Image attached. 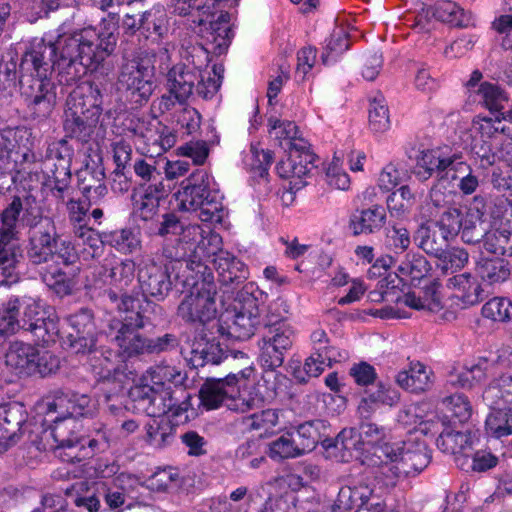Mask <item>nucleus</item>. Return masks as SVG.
Wrapping results in <instances>:
<instances>
[{
  "label": "nucleus",
  "mask_w": 512,
  "mask_h": 512,
  "mask_svg": "<svg viewBox=\"0 0 512 512\" xmlns=\"http://www.w3.org/2000/svg\"><path fill=\"white\" fill-rule=\"evenodd\" d=\"M465 163L462 160L460 153L447 154L440 149L428 150L422 152V157L419 161V166L424 171H418L417 174L424 180L435 175L437 179H455L456 171L464 167Z\"/></svg>",
  "instance_id": "2eb2a0df"
},
{
  "label": "nucleus",
  "mask_w": 512,
  "mask_h": 512,
  "mask_svg": "<svg viewBox=\"0 0 512 512\" xmlns=\"http://www.w3.org/2000/svg\"><path fill=\"white\" fill-rule=\"evenodd\" d=\"M208 248L207 238H204L194 249L193 257H189L187 253L186 244H184L180 239L175 241L173 245H166L163 247V256L166 259H169L171 262H175L179 265L181 269L183 266L185 270L183 271V276L191 273L190 270L187 269L186 264L188 261H201L206 264V262L201 258V256L205 257L206 251Z\"/></svg>",
  "instance_id": "79ce46f5"
},
{
  "label": "nucleus",
  "mask_w": 512,
  "mask_h": 512,
  "mask_svg": "<svg viewBox=\"0 0 512 512\" xmlns=\"http://www.w3.org/2000/svg\"><path fill=\"white\" fill-rule=\"evenodd\" d=\"M418 238H420L418 247L436 258L445 251L448 242L452 239L448 237V235H443L440 231H431L429 227L426 226H421L418 229L415 240L417 241Z\"/></svg>",
  "instance_id": "09e8293b"
},
{
  "label": "nucleus",
  "mask_w": 512,
  "mask_h": 512,
  "mask_svg": "<svg viewBox=\"0 0 512 512\" xmlns=\"http://www.w3.org/2000/svg\"><path fill=\"white\" fill-rule=\"evenodd\" d=\"M218 191L212 190L206 194L203 204L197 207L199 218L203 222L220 223L224 216L223 205Z\"/></svg>",
  "instance_id": "0e129e2a"
},
{
  "label": "nucleus",
  "mask_w": 512,
  "mask_h": 512,
  "mask_svg": "<svg viewBox=\"0 0 512 512\" xmlns=\"http://www.w3.org/2000/svg\"><path fill=\"white\" fill-rule=\"evenodd\" d=\"M169 386H158L143 382L130 389L129 395L134 402V408L151 418L166 414V397Z\"/></svg>",
  "instance_id": "dca6fc26"
},
{
  "label": "nucleus",
  "mask_w": 512,
  "mask_h": 512,
  "mask_svg": "<svg viewBox=\"0 0 512 512\" xmlns=\"http://www.w3.org/2000/svg\"><path fill=\"white\" fill-rule=\"evenodd\" d=\"M155 417L145 424L146 442L156 448L171 445L176 437L177 425L169 419Z\"/></svg>",
  "instance_id": "58836bf2"
},
{
  "label": "nucleus",
  "mask_w": 512,
  "mask_h": 512,
  "mask_svg": "<svg viewBox=\"0 0 512 512\" xmlns=\"http://www.w3.org/2000/svg\"><path fill=\"white\" fill-rule=\"evenodd\" d=\"M98 119L67 106L64 112V130L69 137L87 141L94 132Z\"/></svg>",
  "instance_id": "7c9ffc66"
},
{
  "label": "nucleus",
  "mask_w": 512,
  "mask_h": 512,
  "mask_svg": "<svg viewBox=\"0 0 512 512\" xmlns=\"http://www.w3.org/2000/svg\"><path fill=\"white\" fill-rule=\"evenodd\" d=\"M59 234L51 218L41 219L35 224L29 236L27 258L33 265L53 261Z\"/></svg>",
  "instance_id": "4468645a"
},
{
  "label": "nucleus",
  "mask_w": 512,
  "mask_h": 512,
  "mask_svg": "<svg viewBox=\"0 0 512 512\" xmlns=\"http://www.w3.org/2000/svg\"><path fill=\"white\" fill-rule=\"evenodd\" d=\"M503 136H511V131L502 123L499 116L495 118L478 116L473 120L472 138L481 139L490 145L499 147Z\"/></svg>",
  "instance_id": "c756f323"
},
{
  "label": "nucleus",
  "mask_w": 512,
  "mask_h": 512,
  "mask_svg": "<svg viewBox=\"0 0 512 512\" xmlns=\"http://www.w3.org/2000/svg\"><path fill=\"white\" fill-rule=\"evenodd\" d=\"M223 72L222 66L214 65L213 76L209 72L205 75L190 69L189 65L178 63L167 72V89L181 105L187 102L194 91L199 97L209 100L218 92Z\"/></svg>",
  "instance_id": "0eeeda50"
},
{
  "label": "nucleus",
  "mask_w": 512,
  "mask_h": 512,
  "mask_svg": "<svg viewBox=\"0 0 512 512\" xmlns=\"http://www.w3.org/2000/svg\"><path fill=\"white\" fill-rule=\"evenodd\" d=\"M465 215L466 213L464 214V211L459 207H448L443 211L435 225L443 235H448L453 239L463 228Z\"/></svg>",
  "instance_id": "052dcab7"
},
{
  "label": "nucleus",
  "mask_w": 512,
  "mask_h": 512,
  "mask_svg": "<svg viewBox=\"0 0 512 512\" xmlns=\"http://www.w3.org/2000/svg\"><path fill=\"white\" fill-rule=\"evenodd\" d=\"M117 83L126 98L136 106L146 104L155 89L154 67L142 54L123 58Z\"/></svg>",
  "instance_id": "6e6552de"
},
{
  "label": "nucleus",
  "mask_w": 512,
  "mask_h": 512,
  "mask_svg": "<svg viewBox=\"0 0 512 512\" xmlns=\"http://www.w3.org/2000/svg\"><path fill=\"white\" fill-rule=\"evenodd\" d=\"M443 410L450 413L447 423L454 422L465 423L472 415V407L468 398L463 393H454L442 399Z\"/></svg>",
  "instance_id": "3c124183"
},
{
  "label": "nucleus",
  "mask_w": 512,
  "mask_h": 512,
  "mask_svg": "<svg viewBox=\"0 0 512 512\" xmlns=\"http://www.w3.org/2000/svg\"><path fill=\"white\" fill-rule=\"evenodd\" d=\"M448 416L437 417V420L429 419L420 423V430L424 434L437 433L442 430L436 439L439 450L448 454H463L466 447L470 446V438L463 432L455 431L447 427Z\"/></svg>",
  "instance_id": "6ab92c4d"
},
{
  "label": "nucleus",
  "mask_w": 512,
  "mask_h": 512,
  "mask_svg": "<svg viewBox=\"0 0 512 512\" xmlns=\"http://www.w3.org/2000/svg\"><path fill=\"white\" fill-rule=\"evenodd\" d=\"M273 460H283L301 456L293 433L287 432L267 445V453Z\"/></svg>",
  "instance_id": "bf43d9fd"
},
{
  "label": "nucleus",
  "mask_w": 512,
  "mask_h": 512,
  "mask_svg": "<svg viewBox=\"0 0 512 512\" xmlns=\"http://www.w3.org/2000/svg\"><path fill=\"white\" fill-rule=\"evenodd\" d=\"M53 425L43 432V439L46 441L51 438L53 443L51 448L59 451V457L64 461L65 453H71L78 447L80 436L77 435L76 420L68 417H56L52 419Z\"/></svg>",
  "instance_id": "4be33fe9"
},
{
  "label": "nucleus",
  "mask_w": 512,
  "mask_h": 512,
  "mask_svg": "<svg viewBox=\"0 0 512 512\" xmlns=\"http://www.w3.org/2000/svg\"><path fill=\"white\" fill-rule=\"evenodd\" d=\"M244 424L250 431H262L263 433H274L275 428L280 424V410L266 409L244 418Z\"/></svg>",
  "instance_id": "6e6d98bb"
},
{
  "label": "nucleus",
  "mask_w": 512,
  "mask_h": 512,
  "mask_svg": "<svg viewBox=\"0 0 512 512\" xmlns=\"http://www.w3.org/2000/svg\"><path fill=\"white\" fill-rule=\"evenodd\" d=\"M386 209L381 205L357 210L350 218V228L354 235L373 234L386 224Z\"/></svg>",
  "instance_id": "cd10ccee"
},
{
  "label": "nucleus",
  "mask_w": 512,
  "mask_h": 512,
  "mask_svg": "<svg viewBox=\"0 0 512 512\" xmlns=\"http://www.w3.org/2000/svg\"><path fill=\"white\" fill-rule=\"evenodd\" d=\"M27 411L23 404L11 402L0 406V447L16 443L27 429Z\"/></svg>",
  "instance_id": "a211bd4d"
},
{
  "label": "nucleus",
  "mask_w": 512,
  "mask_h": 512,
  "mask_svg": "<svg viewBox=\"0 0 512 512\" xmlns=\"http://www.w3.org/2000/svg\"><path fill=\"white\" fill-rule=\"evenodd\" d=\"M22 329L31 333L37 345L48 346L55 343L60 332L57 316L49 314L44 318H37Z\"/></svg>",
  "instance_id": "ea45409f"
},
{
  "label": "nucleus",
  "mask_w": 512,
  "mask_h": 512,
  "mask_svg": "<svg viewBox=\"0 0 512 512\" xmlns=\"http://www.w3.org/2000/svg\"><path fill=\"white\" fill-rule=\"evenodd\" d=\"M77 186L84 199L90 205H97L108 193L105 185V172L102 165H89L81 168L76 173Z\"/></svg>",
  "instance_id": "b1692460"
},
{
  "label": "nucleus",
  "mask_w": 512,
  "mask_h": 512,
  "mask_svg": "<svg viewBox=\"0 0 512 512\" xmlns=\"http://www.w3.org/2000/svg\"><path fill=\"white\" fill-rule=\"evenodd\" d=\"M433 372L420 362H411L408 370L400 371L396 383L412 393H422L433 385Z\"/></svg>",
  "instance_id": "c85d7f7f"
},
{
  "label": "nucleus",
  "mask_w": 512,
  "mask_h": 512,
  "mask_svg": "<svg viewBox=\"0 0 512 512\" xmlns=\"http://www.w3.org/2000/svg\"><path fill=\"white\" fill-rule=\"evenodd\" d=\"M384 457H395L407 477L423 471L431 461V451L422 441L385 443L380 447Z\"/></svg>",
  "instance_id": "ddd939ff"
},
{
  "label": "nucleus",
  "mask_w": 512,
  "mask_h": 512,
  "mask_svg": "<svg viewBox=\"0 0 512 512\" xmlns=\"http://www.w3.org/2000/svg\"><path fill=\"white\" fill-rule=\"evenodd\" d=\"M21 299L10 298L0 307V336L7 337L15 334L22 326L18 319Z\"/></svg>",
  "instance_id": "603ef678"
},
{
  "label": "nucleus",
  "mask_w": 512,
  "mask_h": 512,
  "mask_svg": "<svg viewBox=\"0 0 512 512\" xmlns=\"http://www.w3.org/2000/svg\"><path fill=\"white\" fill-rule=\"evenodd\" d=\"M137 278L141 297L125 293L120 295L114 289L105 291V296L115 304V308L124 313L123 319L109 320L106 334L126 356L160 354L176 349L180 341L173 333L149 338L139 332L153 323L156 310L160 309L148 298L163 301L172 290L173 282L168 268L151 261L139 269Z\"/></svg>",
  "instance_id": "f257e3e1"
},
{
  "label": "nucleus",
  "mask_w": 512,
  "mask_h": 512,
  "mask_svg": "<svg viewBox=\"0 0 512 512\" xmlns=\"http://www.w3.org/2000/svg\"><path fill=\"white\" fill-rule=\"evenodd\" d=\"M231 360H239V368L223 378H207L202 384L199 395L203 406L209 410L226 406L227 409L245 413L251 410L254 399H245L239 395L238 383L240 380H249L254 373V364L251 358L242 351H231Z\"/></svg>",
  "instance_id": "39448f33"
},
{
  "label": "nucleus",
  "mask_w": 512,
  "mask_h": 512,
  "mask_svg": "<svg viewBox=\"0 0 512 512\" xmlns=\"http://www.w3.org/2000/svg\"><path fill=\"white\" fill-rule=\"evenodd\" d=\"M474 94L478 96L479 103L492 113L501 112L509 100L508 94L504 89L498 84L488 81L481 83L474 90Z\"/></svg>",
  "instance_id": "a18cd8bd"
},
{
  "label": "nucleus",
  "mask_w": 512,
  "mask_h": 512,
  "mask_svg": "<svg viewBox=\"0 0 512 512\" xmlns=\"http://www.w3.org/2000/svg\"><path fill=\"white\" fill-rule=\"evenodd\" d=\"M485 399L498 398L506 405H512V375L502 374L494 378L484 391Z\"/></svg>",
  "instance_id": "774afa93"
},
{
  "label": "nucleus",
  "mask_w": 512,
  "mask_h": 512,
  "mask_svg": "<svg viewBox=\"0 0 512 512\" xmlns=\"http://www.w3.org/2000/svg\"><path fill=\"white\" fill-rule=\"evenodd\" d=\"M90 398L87 395L62 394L47 403L48 413L59 412L62 416L76 418L89 413Z\"/></svg>",
  "instance_id": "2f4dec72"
},
{
  "label": "nucleus",
  "mask_w": 512,
  "mask_h": 512,
  "mask_svg": "<svg viewBox=\"0 0 512 512\" xmlns=\"http://www.w3.org/2000/svg\"><path fill=\"white\" fill-rule=\"evenodd\" d=\"M439 287L440 283L434 280L421 290L419 295L415 292L406 293L403 295V304L415 310L438 312L443 308Z\"/></svg>",
  "instance_id": "c9c22d12"
},
{
  "label": "nucleus",
  "mask_w": 512,
  "mask_h": 512,
  "mask_svg": "<svg viewBox=\"0 0 512 512\" xmlns=\"http://www.w3.org/2000/svg\"><path fill=\"white\" fill-rule=\"evenodd\" d=\"M109 320L103 329L95 335L94 333L89 334H69L70 347L75 353H91L97 350L98 346L102 347L104 340L113 344L117 348V353L122 359L135 358L136 356H126L123 354L122 349L113 341L105 332L108 328Z\"/></svg>",
  "instance_id": "f704fd0d"
},
{
  "label": "nucleus",
  "mask_w": 512,
  "mask_h": 512,
  "mask_svg": "<svg viewBox=\"0 0 512 512\" xmlns=\"http://www.w3.org/2000/svg\"><path fill=\"white\" fill-rule=\"evenodd\" d=\"M186 267L191 273L185 275L184 282L191 288L180 301L177 315L185 323L205 326L217 315L214 276L208 265L201 261H188Z\"/></svg>",
  "instance_id": "20e7f679"
},
{
  "label": "nucleus",
  "mask_w": 512,
  "mask_h": 512,
  "mask_svg": "<svg viewBox=\"0 0 512 512\" xmlns=\"http://www.w3.org/2000/svg\"><path fill=\"white\" fill-rule=\"evenodd\" d=\"M109 242L116 250L123 254L134 253L141 247L138 234L129 228L111 232Z\"/></svg>",
  "instance_id": "69168bd1"
},
{
  "label": "nucleus",
  "mask_w": 512,
  "mask_h": 512,
  "mask_svg": "<svg viewBox=\"0 0 512 512\" xmlns=\"http://www.w3.org/2000/svg\"><path fill=\"white\" fill-rule=\"evenodd\" d=\"M235 313L227 324L228 334L238 340L251 338L259 326L263 327L265 309L260 311L257 299L249 292L239 294Z\"/></svg>",
  "instance_id": "f8f14e48"
},
{
  "label": "nucleus",
  "mask_w": 512,
  "mask_h": 512,
  "mask_svg": "<svg viewBox=\"0 0 512 512\" xmlns=\"http://www.w3.org/2000/svg\"><path fill=\"white\" fill-rule=\"evenodd\" d=\"M376 501H380V499L374 489L368 482L361 479L352 481L339 489L332 509L334 512H347Z\"/></svg>",
  "instance_id": "aec40b11"
},
{
  "label": "nucleus",
  "mask_w": 512,
  "mask_h": 512,
  "mask_svg": "<svg viewBox=\"0 0 512 512\" xmlns=\"http://www.w3.org/2000/svg\"><path fill=\"white\" fill-rule=\"evenodd\" d=\"M485 426L487 432L496 438L512 434V411L506 408L493 409Z\"/></svg>",
  "instance_id": "4d7b16f0"
},
{
  "label": "nucleus",
  "mask_w": 512,
  "mask_h": 512,
  "mask_svg": "<svg viewBox=\"0 0 512 512\" xmlns=\"http://www.w3.org/2000/svg\"><path fill=\"white\" fill-rule=\"evenodd\" d=\"M276 170L281 178H290L291 189L299 190L307 182L306 178L312 173V166H306L301 159L289 155L286 160H281L276 165Z\"/></svg>",
  "instance_id": "37998d69"
},
{
  "label": "nucleus",
  "mask_w": 512,
  "mask_h": 512,
  "mask_svg": "<svg viewBox=\"0 0 512 512\" xmlns=\"http://www.w3.org/2000/svg\"><path fill=\"white\" fill-rule=\"evenodd\" d=\"M23 210L22 200L14 196L0 213V285L11 286L20 279L22 249L16 241V224Z\"/></svg>",
  "instance_id": "423d86ee"
},
{
  "label": "nucleus",
  "mask_w": 512,
  "mask_h": 512,
  "mask_svg": "<svg viewBox=\"0 0 512 512\" xmlns=\"http://www.w3.org/2000/svg\"><path fill=\"white\" fill-rule=\"evenodd\" d=\"M170 193V187L164 183L148 185L143 192L132 195L133 214L144 222H155L159 217L160 202Z\"/></svg>",
  "instance_id": "412c9836"
},
{
  "label": "nucleus",
  "mask_w": 512,
  "mask_h": 512,
  "mask_svg": "<svg viewBox=\"0 0 512 512\" xmlns=\"http://www.w3.org/2000/svg\"><path fill=\"white\" fill-rule=\"evenodd\" d=\"M427 258L419 252H407L397 265V274L411 282L420 281L431 271Z\"/></svg>",
  "instance_id": "a19ab883"
},
{
  "label": "nucleus",
  "mask_w": 512,
  "mask_h": 512,
  "mask_svg": "<svg viewBox=\"0 0 512 512\" xmlns=\"http://www.w3.org/2000/svg\"><path fill=\"white\" fill-rule=\"evenodd\" d=\"M20 95L34 119L50 117L56 105L55 85L50 77L20 73Z\"/></svg>",
  "instance_id": "9d476101"
},
{
  "label": "nucleus",
  "mask_w": 512,
  "mask_h": 512,
  "mask_svg": "<svg viewBox=\"0 0 512 512\" xmlns=\"http://www.w3.org/2000/svg\"><path fill=\"white\" fill-rule=\"evenodd\" d=\"M222 239L218 234L207 237L208 248L205 262L211 261L218 273V280L224 286H238L248 278L246 265L228 251L222 250Z\"/></svg>",
  "instance_id": "9b49d317"
},
{
  "label": "nucleus",
  "mask_w": 512,
  "mask_h": 512,
  "mask_svg": "<svg viewBox=\"0 0 512 512\" xmlns=\"http://www.w3.org/2000/svg\"><path fill=\"white\" fill-rule=\"evenodd\" d=\"M103 92L99 84L85 81L69 94L66 106L75 108L99 120L103 111Z\"/></svg>",
  "instance_id": "5701e85b"
},
{
  "label": "nucleus",
  "mask_w": 512,
  "mask_h": 512,
  "mask_svg": "<svg viewBox=\"0 0 512 512\" xmlns=\"http://www.w3.org/2000/svg\"><path fill=\"white\" fill-rule=\"evenodd\" d=\"M96 490L94 487H88L86 481H78L71 486V489H66V494L73 497V502L77 507H83L89 512H96L100 507Z\"/></svg>",
  "instance_id": "5fc2aeb1"
},
{
  "label": "nucleus",
  "mask_w": 512,
  "mask_h": 512,
  "mask_svg": "<svg viewBox=\"0 0 512 512\" xmlns=\"http://www.w3.org/2000/svg\"><path fill=\"white\" fill-rule=\"evenodd\" d=\"M327 424L324 420H311L300 424L292 431L295 443L301 454L312 451L326 436Z\"/></svg>",
  "instance_id": "473e14b6"
},
{
  "label": "nucleus",
  "mask_w": 512,
  "mask_h": 512,
  "mask_svg": "<svg viewBox=\"0 0 512 512\" xmlns=\"http://www.w3.org/2000/svg\"><path fill=\"white\" fill-rule=\"evenodd\" d=\"M74 149L66 138L48 144L42 159V171L46 175V185L53 187V192L62 197L69 190L71 182V164Z\"/></svg>",
  "instance_id": "1a4fd4ad"
},
{
  "label": "nucleus",
  "mask_w": 512,
  "mask_h": 512,
  "mask_svg": "<svg viewBox=\"0 0 512 512\" xmlns=\"http://www.w3.org/2000/svg\"><path fill=\"white\" fill-rule=\"evenodd\" d=\"M430 15L454 27H467L472 20L471 14L465 12L464 9L455 2L440 0L436 2L433 7L423 10V12L417 16L416 26L420 27V30H428L426 24L423 23V19L427 21Z\"/></svg>",
  "instance_id": "a878e982"
},
{
  "label": "nucleus",
  "mask_w": 512,
  "mask_h": 512,
  "mask_svg": "<svg viewBox=\"0 0 512 512\" xmlns=\"http://www.w3.org/2000/svg\"><path fill=\"white\" fill-rule=\"evenodd\" d=\"M414 195L407 185H402L387 198V208L392 217L403 218L414 205Z\"/></svg>",
  "instance_id": "13d9d810"
},
{
  "label": "nucleus",
  "mask_w": 512,
  "mask_h": 512,
  "mask_svg": "<svg viewBox=\"0 0 512 512\" xmlns=\"http://www.w3.org/2000/svg\"><path fill=\"white\" fill-rule=\"evenodd\" d=\"M116 45L114 31L98 32L93 27L56 42L34 39L21 58L19 73L50 77L56 72L60 85L71 86L87 71H97Z\"/></svg>",
  "instance_id": "f03ea898"
},
{
  "label": "nucleus",
  "mask_w": 512,
  "mask_h": 512,
  "mask_svg": "<svg viewBox=\"0 0 512 512\" xmlns=\"http://www.w3.org/2000/svg\"><path fill=\"white\" fill-rule=\"evenodd\" d=\"M186 380V374L175 366L156 365L147 370L143 376V382L153 383L158 386L182 387Z\"/></svg>",
  "instance_id": "49530a36"
},
{
  "label": "nucleus",
  "mask_w": 512,
  "mask_h": 512,
  "mask_svg": "<svg viewBox=\"0 0 512 512\" xmlns=\"http://www.w3.org/2000/svg\"><path fill=\"white\" fill-rule=\"evenodd\" d=\"M483 248L492 254L512 257V230L503 228L487 231Z\"/></svg>",
  "instance_id": "864d4df0"
},
{
  "label": "nucleus",
  "mask_w": 512,
  "mask_h": 512,
  "mask_svg": "<svg viewBox=\"0 0 512 512\" xmlns=\"http://www.w3.org/2000/svg\"><path fill=\"white\" fill-rule=\"evenodd\" d=\"M202 44L216 56L227 52L234 33L229 24L228 14L221 13L215 22L200 28Z\"/></svg>",
  "instance_id": "393cba45"
},
{
  "label": "nucleus",
  "mask_w": 512,
  "mask_h": 512,
  "mask_svg": "<svg viewBox=\"0 0 512 512\" xmlns=\"http://www.w3.org/2000/svg\"><path fill=\"white\" fill-rule=\"evenodd\" d=\"M135 262L131 259H125L109 269V278L111 287L120 295L127 293L128 287L133 283L135 278Z\"/></svg>",
  "instance_id": "8fccbe9b"
},
{
  "label": "nucleus",
  "mask_w": 512,
  "mask_h": 512,
  "mask_svg": "<svg viewBox=\"0 0 512 512\" xmlns=\"http://www.w3.org/2000/svg\"><path fill=\"white\" fill-rule=\"evenodd\" d=\"M165 406L166 414L170 413L174 418H181L191 407L190 394L183 387L172 389L169 386Z\"/></svg>",
  "instance_id": "338daca9"
},
{
  "label": "nucleus",
  "mask_w": 512,
  "mask_h": 512,
  "mask_svg": "<svg viewBox=\"0 0 512 512\" xmlns=\"http://www.w3.org/2000/svg\"><path fill=\"white\" fill-rule=\"evenodd\" d=\"M228 358L229 356H224L218 341L206 337L195 338L185 355V359L193 368L204 367L207 364L217 365Z\"/></svg>",
  "instance_id": "bb28decb"
},
{
  "label": "nucleus",
  "mask_w": 512,
  "mask_h": 512,
  "mask_svg": "<svg viewBox=\"0 0 512 512\" xmlns=\"http://www.w3.org/2000/svg\"><path fill=\"white\" fill-rule=\"evenodd\" d=\"M211 179L204 169H196L180 183V189L176 193L179 207L183 211H197V207L203 204L206 194L210 193Z\"/></svg>",
  "instance_id": "f3484780"
},
{
  "label": "nucleus",
  "mask_w": 512,
  "mask_h": 512,
  "mask_svg": "<svg viewBox=\"0 0 512 512\" xmlns=\"http://www.w3.org/2000/svg\"><path fill=\"white\" fill-rule=\"evenodd\" d=\"M289 305L281 298L271 301L263 315V329L258 341V362L266 371H275L292 350L296 330L288 320Z\"/></svg>",
  "instance_id": "7ed1b4c3"
},
{
  "label": "nucleus",
  "mask_w": 512,
  "mask_h": 512,
  "mask_svg": "<svg viewBox=\"0 0 512 512\" xmlns=\"http://www.w3.org/2000/svg\"><path fill=\"white\" fill-rule=\"evenodd\" d=\"M437 259V268L448 275L462 269L468 263L469 254L465 249L453 247L442 252Z\"/></svg>",
  "instance_id": "680f3d73"
},
{
  "label": "nucleus",
  "mask_w": 512,
  "mask_h": 512,
  "mask_svg": "<svg viewBox=\"0 0 512 512\" xmlns=\"http://www.w3.org/2000/svg\"><path fill=\"white\" fill-rule=\"evenodd\" d=\"M477 274L489 284L503 283L512 274V265L501 257H482L476 265Z\"/></svg>",
  "instance_id": "e433bc0d"
},
{
  "label": "nucleus",
  "mask_w": 512,
  "mask_h": 512,
  "mask_svg": "<svg viewBox=\"0 0 512 512\" xmlns=\"http://www.w3.org/2000/svg\"><path fill=\"white\" fill-rule=\"evenodd\" d=\"M69 190L67 193H63L60 197L53 192V187H49L51 195L56 199L58 203L64 204L68 212L69 221L74 225L75 230L77 228H87L88 216L87 213L90 208L89 202L86 200L75 199L74 188L71 182H68Z\"/></svg>",
  "instance_id": "4c0bfd02"
},
{
  "label": "nucleus",
  "mask_w": 512,
  "mask_h": 512,
  "mask_svg": "<svg viewBox=\"0 0 512 512\" xmlns=\"http://www.w3.org/2000/svg\"><path fill=\"white\" fill-rule=\"evenodd\" d=\"M411 245L409 230L401 223L390 222L385 228L384 247L388 252L400 255Z\"/></svg>",
  "instance_id": "de8ad7c7"
},
{
  "label": "nucleus",
  "mask_w": 512,
  "mask_h": 512,
  "mask_svg": "<svg viewBox=\"0 0 512 512\" xmlns=\"http://www.w3.org/2000/svg\"><path fill=\"white\" fill-rule=\"evenodd\" d=\"M481 313L494 322H508L512 319V302L505 297H494L483 305Z\"/></svg>",
  "instance_id": "e2e57ef3"
},
{
  "label": "nucleus",
  "mask_w": 512,
  "mask_h": 512,
  "mask_svg": "<svg viewBox=\"0 0 512 512\" xmlns=\"http://www.w3.org/2000/svg\"><path fill=\"white\" fill-rule=\"evenodd\" d=\"M35 346L23 342H15L10 345L5 363L18 374H31Z\"/></svg>",
  "instance_id": "c03bdc74"
},
{
  "label": "nucleus",
  "mask_w": 512,
  "mask_h": 512,
  "mask_svg": "<svg viewBox=\"0 0 512 512\" xmlns=\"http://www.w3.org/2000/svg\"><path fill=\"white\" fill-rule=\"evenodd\" d=\"M96 437L80 436L78 447L71 453H65L64 461L75 463L91 458L97 451L105 448L108 443V435L104 430V426L99 424L94 428Z\"/></svg>",
  "instance_id": "72a5a7b5"
}]
</instances>
